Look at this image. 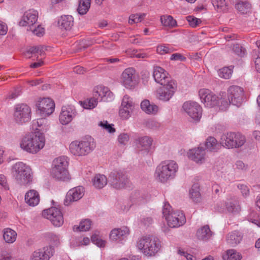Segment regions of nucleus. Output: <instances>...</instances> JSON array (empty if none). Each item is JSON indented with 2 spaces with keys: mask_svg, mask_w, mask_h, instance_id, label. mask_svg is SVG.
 Here are the masks:
<instances>
[{
  "mask_svg": "<svg viewBox=\"0 0 260 260\" xmlns=\"http://www.w3.org/2000/svg\"><path fill=\"white\" fill-rule=\"evenodd\" d=\"M230 104L232 103L229 98L228 96V98H226V93L225 92L222 93L220 99L218 97L216 106H218L220 110H225Z\"/></svg>",
  "mask_w": 260,
  "mask_h": 260,
  "instance_id": "nucleus-41",
  "label": "nucleus"
},
{
  "mask_svg": "<svg viewBox=\"0 0 260 260\" xmlns=\"http://www.w3.org/2000/svg\"><path fill=\"white\" fill-rule=\"evenodd\" d=\"M141 22L139 17V14H132L129 16L128 23L131 24Z\"/></svg>",
  "mask_w": 260,
  "mask_h": 260,
  "instance_id": "nucleus-61",
  "label": "nucleus"
},
{
  "mask_svg": "<svg viewBox=\"0 0 260 260\" xmlns=\"http://www.w3.org/2000/svg\"><path fill=\"white\" fill-rule=\"evenodd\" d=\"M212 232L208 225L202 226L197 232L198 238L204 241L209 240L212 236Z\"/></svg>",
  "mask_w": 260,
  "mask_h": 260,
  "instance_id": "nucleus-35",
  "label": "nucleus"
},
{
  "mask_svg": "<svg viewBox=\"0 0 260 260\" xmlns=\"http://www.w3.org/2000/svg\"><path fill=\"white\" fill-rule=\"evenodd\" d=\"M232 70L228 67H224L219 70L218 71V75L220 77L224 79H229L232 74Z\"/></svg>",
  "mask_w": 260,
  "mask_h": 260,
  "instance_id": "nucleus-51",
  "label": "nucleus"
},
{
  "mask_svg": "<svg viewBox=\"0 0 260 260\" xmlns=\"http://www.w3.org/2000/svg\"><path fill=\"white\" fill-rule=\"evenodd\" d=\"M99 125L110 133L115 132V129L113 127V124H109L107 121H101Z\"/></svg>",
  "mask_w": 260,
  "mask_h": 260,
  "instance_id": "nucleus-54",
  "label": "nucleus"
},
{
  "mask_svg": "<svg viewBox=\"0 0 260 260\" xmlns=\"http://www.w3.org/2000/svg\"><path fill=\"white\" fill-rule=\"evenodd\" d=\"M242 237L237 231L232 232L226 236V242L230 246L234 247L238 244L242 240Z\"/></svg>",
  "mask_w": 260,
  "mask_h": 260,
  "instance_id": "nucleus-31",
  "label": "nucleus"
},
{
  "mask_svg": "<svg viewBox=\"0 0 260 260\" xmlns=\"http://www.w3.org/2000/svg\"><path fill=\"white\" fill-rule=\"evenodd\" d=\"M238 188L241 190V193L244 197H247L249 194V188L245 184H239L238 185Z\"/></svg>",
  "mask_w": 260,
  "mask_h": 260,
  "instance_id": "nucleus-60",
  "label": "nucleus"
},
{
  "mask_svg": "<svg viewBox=\"0 0 260 260\" xmlns=\"http://www.w3.org/2000/svg\"><path fill=\"white\" fill-rule=\"evenodd\" d=\"M32 126V128L35 129V132H40L42 134L49 128L48 120L43 118H39L37 119V120H34Z\"/></svg>",
  "mask_w": 260,
  "mask_h": 260,
  "instance_id": "nucleus-30",
  "label": "nucleus"
},
{
  "mask_svg": "<svg viewBox=\"0 0 260 260\" xmlns=\"http://www.w3.org/2000/svg\"><path fill=\"white\" fill-rule=\"evenodd\" d=\"M170 59L172 60H184L185 57L179 53L173 54L170 57Z\"/></svg>",
  "mask_w": 260,
  "mask_h": 260,
  "instance_id": "nucleus-63",
  "label": "nucleus"
},
{
  "mask_svg": "<svg viewBox=\"0 0 260 260\" xmlns=\"http://www.w3.org/2000/svg\"><path fill=\"white\" fill-rule=\"evenodd\" d=\"M53 167L51 175L53 178L58 180H66L69 179L68 170L69 162L68 157L64 156L59 157L53 160Z\"/></svg>",
  "mask_w": 260,
  "mask_h": 260,
  "instance_id": "nucleus-6",
  "label": "nucleus"
},
{
  "mask_svg": "<svg viewBox=\"0 0 260 260\" xmlns=\"http://www.w3.org/2000/svg\"><path fill=\"white\" fill-rule=\"evenodd\" d=\"M228 97L233 105L239 106L244 97L243 88L238 86H231L228 90Z\"/></svg>",
  "mask_w": 260,
  "mask_h": 260,
  "instance_id": "nucleus-17",
  "label": "nucleus"
},
{
  "mask_svg": "<svg viewBox=\"0 0 260 260\" xmlns=\"http://www.w3.org/2000/svg\"><path fill=\"white\" fill-rule=\"evenodd\" d=\"M91 239L92 242L98 247H103L105 246L106 241L99 238L96 235H92Z\"/></svg>",
  "mask_w": 260,
  "mask_h": 260,
  "instance_id": "nucleus-55",
  "label": "nucleus"
},
{
  "mask_svg": "<svg viewBox=\"0 0 260 260\" xmlns=\"http://www.w3.org/2000/svg\"><path fill=\"white\" fill-rule=\"evenodd\" d=\"M96 147V143L91 136H87L81 141H75L70 145V150L74 155L85 156L92 152Z\"/></svg>",
  "mask_w": 260,
  "mask_h": 260,
  "instance_id": "nucleus-3",
  "label": "nucleus"
},
{
  "mask_svg": "<svg viewBox=\"0 0 260 260\" xmlns=\"http://www.w3.org/2000/svg\"><path fill=\"white\" fill-rule=\"evenodd\" d=\"M0 185L5 190L9 189V185L8 183L7 178L3 174L0 175Z\"/></svg>",
  "mask_w": 260,
  "mask_h": 260,
  "instance_id": "nucleus-59",
  "label": "nucleus"
},
{
  "mask_svg": "<svg viewBox=\"0 0 260 260\" xmlns=\"http://www.w3.org/2000/svg\"><path fill=\"white\" fill-rule=\"evenodd\" d=\"M3 238L7 243H14L17 238V233L10 228H5L3 230Z\"/></svg>",
  "mask_w": 260,
  "mask_h": 260,
  "instance_id": "nucleus-36",
  "label": "nucleus"
},
{
  "mask_svg": "<svg viewBox=\"0 0 260 260\" xmlns=\"http://www.w3.org/2000/svg\"><path fill=\"white\" fill-rule=\"evenodd\" d=\"M129 139V136L127 133H121L118 137V142L122 145H126Z\"/></svg>",
  "mask_w": 260,
  "mask_h": 260,
  "instance_id": "nucleus-57",
  "label": "nucleus"
},
{
  "mask_svg": "<svg viewBox=\"0 0 260 260\" xmlns=\"http://www.w3.org/2000/svg\"><path fill=\"white\" fill-rule=\"evenodd\" d=\"M138 141L137 146L140 150L148 151L152 145V139L148 136H144L139 138Z\"/></svg>",
  "mask_w": 260,
  "mask_h": 260,
  "instance_id": "nucleus-33",
  "label": "nucleus"
},
{
  "mask_svg": "<svg viewBox=\"0 0 260 260\" xmlns=\"http://www.w3.org/2000/svg\"><path fill=\"white\" fill-rule=\"evenodd\" d=\"M54 252L51 246L44 247L35 251L30 257L31 260H49Z\"/></svg>",
  "mask_w": 260,
  "mask_h": 260,
  "instance_id": "nucleus-19",
  "label": "nucleus"
},
{
  "mask_svg": "<svg viewBox=\"0 0 260 260\" xmlns=\"http://www.w3.org/2000/svg\"><path fill=\"white\" fill-rule=\"evenodd\" d=\"M45 54V49L42 46L30 47L24 53L25 57L30 58L33 56L38 58L39 55L42 56Z\"/></svg>",
  "mask_w": 260,
  "mask_h": 260,
  "instance_id": "nucleus-29",
  "label": "nucleus"
},
{
  "mask_svg": "<svg viewBox=\"0 0 260 260\" xmlns=\"http://www.w3.org/2000/svg\"><path fill=\"white\" fill-rule=\"evenodd\" d=\"M160 22L162 25L170 28L177 26V22L170 15H162L160 17Z\"/></svg>",
  "mask_w": 260,
  "mask_h": 260,
  "instance_id": "nucleus-40",
  "label": "nucleus"
},
{
  "mask_svg": "<svg viewBox=\"0 0 260 260\" xmlns=\"http://www.w3.org/2000/svg\"><path fill=\"white\" fill-rule=\"evenodd\" d=\"M173 51V47L169 45H160L157 47L156 49L157 52L161 55L170 53Z\"/></svg>",
  "mask_w": 260,
  "mask_h": 260,
  "instance_id": "nucleus-50",
  "label": "nucleus"
},
{
  "mask_svg": "<svg viewBox=\"0 0 260 260\" xmlns=\"http://www.w3.org/2000/svg\"><path fill=\"white\" fill-rule=\"evenodd\" d=\"M37 111L42 116H48L54 110L55 104L50 98H44L37 104Z\"/></svg>",
  "mask_w": 260,
  "mask_h": 260,
  "instance_id": "nucleus-16",
  "label": "nucleus"
},
{
  "mask_svg": "<svg viewBox=\"0 0 260 260\" xmlns=\"http://www.w3.org/2000/svg\"><path fill=\"white\" fill-rule=\"evenodd\" d=\"M241 258V255L234 249L228 250L222 255V258L224 260H240Z\"/></svg>",
  "mask_w": 260,
  "mask_h": 260,
  "instance_id": "nucleus-39",
  "label": "nucleus"
},
{
  "mask_svg": "<svg viewBox=\"0 0 260 260\" xmlns=\"http://www.w3.org/2000/svg\"><path fill=\"white\" fill-rule=\"evenodd\" d=\"M199 95L202 102L208 108L216 106L218 97L208 89H201L199 91Z\"/></svg>",
  "mask_w": 260,
  "mask_h": 260,
  "instance_id": "nucleus-14",
  "label": "nucleus"
},
{
  "mask_svg": "<svg viewBox=\"0 0 260 260\" xmlns=\"http://www.w3.org/2000/svg\"><path fill=\"white\" fill-rule=\"evenodd\" d=\"M226 207L229 212L237 213L240 211V207L239 202L237 201H233L228 202Z\"/></svg>",
  "mask_w": 260,
  "mask_h": 260,
  "instance_id": "nucleus-47",
  "label": "nucleus"
},
{
  "mask_svg": "<svg viewBox=\"0 0 260 260\" xmlns=\"http://www.w3.org/2000/svg\"><path fill=\"white\" fill-rule=\"evenodd\" d=\"M106 176L102 174H96L92 179L93 185L98 189L103 188L107 184Z\"/></svg>",
  "mask_w": 260,
  "mask_h": 260,
  "instance_id": "nucleus-34",
  "label": "nucleus"
},
{
  "mask_svg": "<svg viewBox=\"0 0 260 260\" xmlns=\"http://www.w3.org/2000/svg\"><path fill=\"white\" fill-rule=\"evenodd\" d=\"M38 18V13L37 11L30 10L26 12L21 21L19 25L22 26H27L29 28L31 29L37 23Z\"/></svg>",
  "mask_w": 260,
  "mask_h": 260,
  "instance_id": "nucleus-20",
  "label": "nucleus"
},
{
  "mask_svg": "<svg viewBox=\"0 0 260 260\" xmlns=\"http://www.w3.org/2000/svg\"><path fill=\"white\" fill-rule=\"evenodd\" d=\"M132 205H141L145 203V199L141 196L139 191L132 193L131 197Z\"/></svg>",
  "mask_w": 260,
  "mask_h": 260,
  "instance_id": "nucleus-42",
  "label": "nucleus"
},
{
  "mask_svg": "<svg viewBox=\"0 0 260 260\" xmlns=\"http://www.w3.org/2000/svg\"><path fill=\"white\" fill-rule=\"evenodd\" d=\"M12 173L19 185L27 186L32 183L33 176L31 170L24 163H16L13 166Z\"/></svg>",
  "mask_w": 260,
  "mask_h": 260,
  "instance_id": "nucleus-4",
  "label": "nucleus"
},
{
  "mask_svg": "<svg viewBox=\"0 0 260 260\" xmlns=\"http://www.w3.org/2000/svg\"><path fill=\"white\" fill-rule=\"evenodd\" d=\"M129 234V230L126 226L113 229L109 235L110 239L113 242H120L125 240Z\"/></svg>",
  "mask_w": 260,
  "mask_h": 260,
  "instance_id": "nucleus-22",
  "label": "nucleus"
},
{
  "mask_svg": "<svg viewBox=\"0 0 260 260\" xmlns=\"http://www.w3.org/2000/svg\"><path fill=\"white\" fill-rule=\"evenodd\" d=\"M214 8L218 12H225L228 10V5L225 0H212Z\"/></svg>",
  "mask_w": 260,
  "mask_h": 260,
  "instance_id": "nucleus-43",
  "label": "nucleus"
},
{
  "mask_svg": "<svg viewBox=\"0 0 260 260\" xmlns=\"http://www.w3.org/2000/svg\"><path fill=\"white\" fill-rule=\"evenodd\" d=\"M77 112L73 106H63L59 115L60 122L63 125L69 123L75 117Z\"/></svg>",
  "mask_w": 260,
  "mask_h": 260,
  "instance_id": "nucleus-18",
  "label": "nucleus"
},
{
  "mask_svg": "<svg viewBox=\"0 0 260 260\" xmlns=\"http://www.w3.org/2000/svg\"><path fill=\"white\" fill-rule=\"evenodd\" d=\"M153 76L155 82L160 85H166L167 83H170L172 80L170 77L168 76L167 72L164 69L158 66L154 67Z\"/></svg>",
  "mask_w": 260,
  "mask_h": 260,
  "instance_id": "nucleus-25",
  "label": "nucleus"
},
{
  "mask_svg": "<svg viewBox=\"0 0 260 260\" xmlns=\"http://www.w3.org/2000/svg\"><path fill=\"white\" fill-rule=\"evenodd\" d=\"M221 145V144L218 143L214 137H209L206 139L205 146L209 151H216L220 148Z\"/></svg>",
  "mask_w": 260,
  "mask_h": 260,
  "instance_id": "nucleus-37",
  "label": "nucleus"
},
{
  "mask_svg": "<svg viewBox=\"0 0 260 260\" xmlns=\"http://www.w3.org/2000/svg\"><path fill=\"white\" fill-rule=\"evenodd\" d=\"M182 108L193 119L199 120L201 118L202 114V109L198 103L187 101L183 104Z\"/></svg>",
  "mask_w": 260,
  "mask_h": 260,
  "instance_id": "nucleus-13",
  "label": "nucleus"
},
{
  "mask_svg": "<svg viewBox=\"0 0 260 260\" xmlns=\"http://www.w3.org/2000/svg\"><path fill=\"white\" fill-rule=\"evenodd\" d=\"M8 31V27L6 24L0 21V36L5 35Z\"/></svg>",
  "mask_w": 260,
  "mask_h": 260,
  "instance_id": "nucleus-62",
  "label": "nucleus"
},
{
  "mask_svg": "<svg viewBox=\"0 0 260 260\" xmlns=\"http://www.w3.org/2000/svg\"><path fill=\"white\" fill-rule=\"evenodd\" d=\"M168 225L172 228H178L183 225L186 222V218L182 211H175L171 212V215L166 218Z\"/></svg>",
  "mask_w": 260,
  "mask_h": 260,
  "instance_id": "nucleus-15",
  "label": "nucleus"
},
{
  "mask_svg": "<svg viewBox=\"0 0 260 260\" xmlns=\"http://www.w3.org/2000/svg\"><path fill=\"white\" fill-rule=\"evenodd\" d=\"M27 30H30L32 33L38 37L42 36L44 34V28L40 25H38L37 27H31V29L27 28Z\"/></svg>",
  "mask_w": 260,
  "mask_h": 260,
  "instance_id": "nucleus-53",
  "label": "nucleus"
},
{
  "mask_svg": "<svg viewBox=\"0 0 260 260\" xmlns=\"http://www.w3.org/2000/svg\"><path fill=\"white\" fill-rule=\"evenodd\" d=\"M98 100V98L94 96L82 102L81 104L84 109H93L97 105Z\"/></svg>",
  "mask_w": 260,
  "mask_h": 260,
  "instance_id": "nucleus-48",
  "label": "nucleus"
},
{
  "mask_svg": "<svg viewBox=\"0 0 260 260\" xmlns=\"http://www.w3.org/2000/svg\"><path fill=\"white\" fill-rule=\"evenodd\" d=\"M245 141V137L241 134L231 132L222 135L220 144L228 148H239L242 146Z\"/></svg>",
  "mask_w": 260,
  "mask_h": 260,
  "instance_id": "nucleus-8",
  "label": "nucleus"
},
{
  "mask_svg": "<svg viewBox=\"0 0 260 260\" xmlns=\"http://www.w3.org/2000/svg\"><path fill=\"white\" fill-rule=\"evenodd\" d=\"M141 108L145 113L149 114H156L158 111V107L155 104H151L149 101L145 100L141 103Z\"/></svg>",
  "mask_w": 260,
  "mask_h": 260,
  "instance_id": "nucleus-32",
  "label": "nucleus"
},
{
  "mask_svg": "<svg viewBox=\"0 0 260 260\" xmlns=\"http://www.w3.org/2000/svg\"><path fill=\"white\" fill-rule=\"evenodd\" d=\"M121 79L123 85L128 89L134 88L138 83V77L133 68L125 69L122 73Z\"/></svg>",
  "mask_w": 260,
  "mask_h": 260,
  "instance_id": "nucleus-11",
  "label": "nucleus"
},
{
  "mask_svg": "<svg viewBox=\"0 0 260 260\" xmlns=\"http://www.w3.org/2000/svg\"><path fill=\"white\" fill-rule=\"evenodd\" d=\"M25 201L30 206H37L40 202V196L38 192L34 189L27 191L25 195Z\"/></svg>",
  "mask_w": 260,
  "mask_h": 260,
  "instance_id": "nucleus-27",
  "label": "nucleus"
},
{
  "mask_svg": "<svg viewBox=\"0 0 260 260\" xmlns=\"http://www.w3.org/2000/svg\"><path fill=\"white\" fill-rule=\"evenodd\" d=\"M134 108L131 99L127 95L123 98L121 108L119 110V115L123 119H127L131 116Z\"/></svg>",
  "mask_w": 260,
  "mask_h": 260,
  "instance_id": "nucleus-21",
  "label": "nucleus"
},
{
  "mask_svg": "<svg viewBox=\"0 0 260 260\" xmlns=\"http://www.w3.org/2000/svg\"><path fill=\"white\" fill-rule=\"evenodd\" d=\"M91 221L89 219H86L82 220L80 222L79 226H76L75 225L73 228V230L75 231L79 230V231L85 232L88 231L91 226Z\"/></svg>",
  "mask_w": 260,
  "mask_h": 260,
  "instance_id": "nucleus-45",
  "label": "nucleus"
},
{
  "mask_svg": "<svg viewBox=\"0 0 260 260\" xmlns=\"http://www.w3.org/2000/svg\"><path fill=\"white\" fill-rule=\"evenodd\" d=\"M188 154L189 158L197 163L202 164L205 161L206 152L202 147L190 149Z\"/></svg>",
  "mask_w": 260,
  "mask_h": 260,
  "instance_id": "nucleus-26",
  "label": "nucleus"
},
{
  "mask_svg": "<svg viewBox=\"0 0 260 260\" xmlns=\"http://www.w3.org/2000/svg\"><path fill=\"white\" fill-rule=\"evenodd\" d=\"M42 215L45 218L49 219L55 226L59 227L63 223L62 213L58 208L52 207L44 210Z\"/></svg>",
  "mask_w": 260,
  "mask_h": 260,
  "instance_id": "nucleus-10",
  "label": "nucleus"
},
{
  "mask_svg": "<svg viewBox=\"0 0 260 260\" xmlns=\"http://www.w3.org/2000/svg\"><path fill=\"white\" fill-rule=\"evenodd\" d=\"M236 9L240 13L246 14L251 9V5L247 1H239L235 5Z\"/></svg>",
  "mask_w": 260,
  "mask_h": 260,
  "instance_id": "nucleus-38",
  "label": "nucleus"
},
{
  "mask_svg": "<svg viewBox=\"0 0 260 260\" xmlns=\"http://www.w3.org/2000/svg\"><path fill=\"white\" fill-rule=\"evenodd\" d=\"M186 20L188 22L189 25L192 27H196L198 26L202 22V21L193 16H188L186 17Z\"/></svg>",
  "mask_w": 260,
  "mask_h": 260,
  "instance_id": "nucleus-52",
  "label": "nucleus"
},
{
  "mask_svg": "<svg viewBox=\"0 0 260 260\" xmlns=\"http://www.w3.org/2000/svg\"><path fill=\"white\" fill-rule=\"evenodd\" d=\"M58 25L61 29L69 30L74 25V18L71 15L61 16L58 20Z\"/></svg>",
  "mask_w": 260,
  "mask_h": 260,
  "instance_id": "nucleus-28",
  "label": "nucleus"
},
{
  "mask_svg": "<svg viewBox=\"0 0 260 260\" xmlns=\"http://www.w3.org/2000/svg\"><path fill=\"white\" fill-rule=\"evenodd\" d=\"M178 169V165L175 161L166 160L157 166L154 176L158 181L166 182L168 180L175 178Z\"/></svg>",
  "mask_w": 260,
  "mask_h": 260,
  "instance_id": "nucleus-2",
  "label": "nucleus"
},
{
  "mask_svg": "<svg viewBox=\"0 0 260 260\" xmlns=\"http://www.w3.org/2000/svg\"><path fill=\"white\" fill-rule=\"evenodd\" d=\"M162 85L157 91V98L159 100L168 102L174 95L177 89V83L175 81L171 80L170 83Z\"/></svg>",
  "mask_w": 260,
  "mask_h": 260,
  "instance_id": "nucleus-12",
  "label": "nucleus"
},
{
  "mask_svg": "<svg viewBox=\"0 0 260 260\" xmlns=\"http://www.w3.org/2000/svg\"><path fill=\"white\" fill-rule=\"evenodd\" d=\"M108 181L110 185L114 188H124L128 182L126 172L122 169H114L109 175Z\"/></svg>",
  "mask_w": 260,
  "mask_h": 260,
  "instance_id": "nucleus-7",
  "label": "nucleus"
},
{
  "mask_svg": "<svg viewBox=\"0 0 260 260\" xmlns=\"http://www.w3.org/2000/svg\"><path fill=\"white\" fill-rule=\"evenodd\" d=\"M189 194L190 198L196 202L199 201L201 194L199 190V186L198 184H193L189 190Z\"/></svg>",
  "mask_w": 260,
  "mask_h": 260,
  "instance_id": "nucleus-46",
  "label": "nucleus"
},
{
  "mask_svg": "<svg viewBox=\"0 0 260 260\" xmlns=\"http://www.w3.org/2000/svg\"><path fill=\"white\" fill-rule=\"evenodd\" d=\"M232 50L235 54L240 56H243L245 54L244 48L238 44L234 45Z\"/></svg>",
  "mask_w": 260,
  "mask_h": 260,
  "instance_id": "nucleus-56",
  "label": "nucleus"
},
{
  "mask_svg": "<svg viewBox=\"0 0 260 260\" xmlns=\"http://www.w3.org/2000/svg\"><path fill=\"white\" fill-rule=\"evenodd\" d=\"M138 247L141 252L147 256L154 255L161 247L159 240L153 236H144L139 240Z\"/></svg>",
  "mask_w": 260,
  "mask_h": 260,
  "instance_id": "nucleus-5",
  "label": "nucleus"
},
{
  "mask_svg": "<svg viewBox=\"0 0 260 260\" xmlns=\"http://www.w3.org/2000/svg\"><path fill=\"white\" fill-rule=\"evenodd\" d=\"M12 256L10 253L3 251L0 254V260H12Z\"/></svg>",
  "mask_w": 260,
  "mask_h": 260,
  "instance_id": "nucleus-64",
  "label": "nucleus"
},
{
  "mask_svg": "<svg viewBox=\"0 0 260 260\" xmlns=\"http://www.w3.org/2000/svg\"><path fill=\"white\" fill-rule=\"evenodd\" d=\"M45 143L44 134L40 132H35L23 137L20 143V147L26 152L35 154L44 147Z\"/></svg>",
  "mask_w": 260,
  "mask_h": 260,
  "instance_id": "nucleus-1",
  "label": "nucleus"
},
{
  "mask_svg": "<svg viewBox=\"0 0 260 260\" xmlns=\"http://www.w3.org/2000/svg\"><path fill=\"white\" fill-rule=\"evenodd\" d=\"M90 7V0H80L77 10L80 15H84L88 11Z\"/></svg>",
  "mask_w": 260,
  "mask_h": 260,
  "instance_id": "nucleus-44",
  "label": "nucleus"
},
{
  "mask_svg": "<svg viewBox=\"0 0 260 260\" xmlns=\"http://www.w3.org/2000/svg\"><path fill=\"white\" fill-rule=\"evenodd\" d=\"M45 237L52 244L57 245L59 243V237L58 235L52 233L48 232L45 234Z\"/></svg>",
  "mask_w": 260,
  "mask_h": 260,
  "instance_id": "nucleus-49",
  "label": "nucleus"
},
{
  "mask_svg": "<svg viewBox=\"0 0 260 260\" xmlns=\"http://www.w3.org/2000/svg\"><path fill=\"white\" fill-rule=\"evenodd\" d=\"M94 96L100 101L105 102H110L114 99V95L109 89L102 86H99L94 89Z\"/></svg>",
  "mask_w": 260,
  "mask_h": 260,
  "instance_id": "nucleus-23",
  "label": "nucleus"
},
{
  "mask_svg": "<svg viewBox=\"0 0 260 260\" xmlns=\"http://www.w3.org/2000/svg\"><path fill=\"white\" fill-rule=\"evenodd\" d=\"M84 188L83 186H78L70 189L67 193L64 204L68 205L69 203L77 201L84 194Z\"/></svg>",
  "mask_w": 260,
  "mask_h": 260,
  "instance_id": "nucleus-24",
  "label": "nucleus"
},
{
  "mask_svg": "<svg viewBox=\"0 0 260 260\" xmlns=\"http://www.w3.org/2000/svg\"><path fill=\"white\" fill-rule=\"evenodd\" d=\"M174 211L172 210L171 206L168 202L165 203L162 208V214L165 217V218H166V216L170 215L171 212Z\"/></svg>",
  "mask_w": 260,
  "mask_h": 260,
  "instance_id": "nucleus-58",
  "label": "nucleus"
},
{
  "mask_svg": "<svg viewBox=\"0 0 260 260\" xmlns=\"http://www.w3.org/2000/svg\"><path fill=\"white\" fill-rule=\"evenodd\" d=\"M31 118V109L26 104H20L15 106L14 119L15 122L22 124L28 122Z\"/></svg>",
  "mask_w": 260,
  "mask_h": 260,
  "instance_id": "nucleus-9",
  "label": "nucleus"
}]
</instances>
